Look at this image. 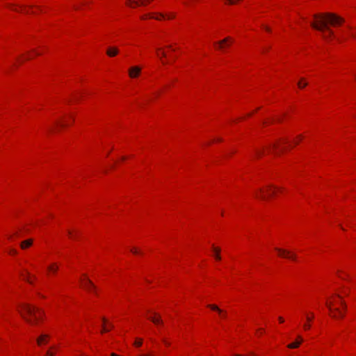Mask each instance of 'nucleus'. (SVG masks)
I'll use <instances>...</instances> for the list:
<instances>
[{
    "instance_id": "1",
    "label": "nucleus",
    "mask_w": 356,
    "mask_h": 356,
    "mask_svg": "<svg viewBox=\"0 0 356 356\" xmlns=\"http://www.w3.org/2000/svg\"><path fill=\"white\" fill-rule=\"evenodd\" d=\"M316 22H312L311 26L320 31H326L323 34L324 39L327 40L334 35L333 31L328 28L327 24H330L332 26L338 25L343 22V19L332 13L326 14H316L314 15Z\"/></svg>"
},
{
    "instance_id": "2",
    "label": "nucleus",
    "mask_w": 356,
    "mask_h": 356,
    "mask_svg": "<svg viewBox=\"0 0 356 356\" xmlns=\"http://www.w3.org/2000/svg\"><path fill=\"white\" fill-rule=\"evenodd\" d=\"M21 308L22 309L19 311L21 316L31 325H36L42 317V311L38 307L29 304H22Z\"/></svg>"
},
{
    "instance_id": "3",
    "label": "nucleus",
    "mask_w": 356,
    "mask_h": 356,
    "mask_svg": "<svg viewBox=\"0 0 356 356\" xmlns=\"http://www.w3.org/2000/svg\"><path fill=\"white\" fill-rule=\"evenodd\" d=\"M275 250L278 252L280 257L288 258L293 261L296 259V254L289 250L277 248H275Z\"/></svg>"
},
{
    "instance_id": "4",
    "label": "nucleus",
    "mask_w": 356,
    "mask_h": 356,
    "mask_svg": "<svg viewBox=\"0 0 356 356\" xmlns=\"http://www.w3.org/2000/svg\"><path fill=\"white\" fill-rule=\"evenodd\" d=\"M275 190H276L275 187L270 186H269V188L267 190L266 194L264 193V191L262 189H260V194L259 195L257 193L255 195V196L257 198H260L261 200H266L267 198V197L273 195L275 192Z\"/></svg>"
},
{
    "instance_id": "5",
    "label": "nucleus",
    "mask_w": 356,
    "mask_h": 356,
    "mask_svg": "<svg viewBox=\"0 0 356 356\" xmlns=\"http://www.w3.org/2000/svg\"><path fill=\"white\" fill-rule=\"evenodd\" d=\"M82 286L88 291L96 293V287L92 282L87 278L82 281Z\"/></svg>"
},
{
    "instance_id": "6",
    "label": "nucleus",
    "mask_w": 356,
    "mask_h": 356,
    "mask_svg": "<svg viewBox=\"0 0 356 356\" xmlns=\"http://www.w3.org/2000/svg\"><path fill=\"white\" fill-rule=\"evenodd\" d=\"M141 72V68L138 66L131 67L129 70V75L131 78H136L138 77Z\"/></svg>"
},
{
    "instance_id": "7",
    "label": "nucleus",
    "mask_w": 356,
    "mask_h": 356,
    "mask_svg": "<svg viewBox=\"0 0 356 356\" xmlns=\"http://www.w3.org/2000/svg\"><path fill=\"white\" fill-rule=\"evenodd\" d=\"M208 307L212 310L218 312L221 318H225L227 317L226 312L220 309L218 306L215 305H209Z\"/></svg>"
},
{
    "instance_id": "8",
    "label": "nucleus",
    "mask_w": 356,
    "mask_h": 356,
    "mask_svg": "<svg viewBox=\"0 0 356 356\" xmlns=\"http://www.w3.org/2000/svg\"><path fill=\"white\" fill-rule=\"evenodd\" d=\"M50 336L47 334H42L40 337L37 338V343L39 346L42 345L43 343H47L48 342V339Z\"/></svg>"
},
{
    "instance_id": "9",
    "label": "nucleus",
    "mask_w": 356,
    "mask_h": 356,
    "mask_svg": "<svg viewBox=\"0 0 356 356\" xmlns=\"http://www.w3.org/2000/svg\"><path fill=\"white\" fill-rule=\"evenodd\" d=\"M154 316L148 317V318L156 325L163 324V321L159 314L156 313L153 314Z\"/></svg>"
},
{
    "instance_id": "10",
    "label": "nucleus",
    "mask_w": 356,
    "mask_h": 356,
    "mask_svg": "<svg viewBox=\"0 0 356 356\" xmlns=\"http://www.w3.org/2000/svg\"><path fill=\"white\" fill-rule=\"evenodd\" d=\"M233 39L230 37H227L225 38V39L218 42H216V44H218V48L220 49H222L224 48V44L227 43V42H229V43H232L233 42Z\"/></svg>"
},
{
    "instance_id": "11",
    "label": "nucleus",
    "mask_w": 356,
    "mask_h": 356,
    "mask_svg": "<svg viewBox=\"0 0 356 356\" xmlns=\"http://www.w3.org/2000/svg\"><path fill=\"white\" fill-rule=\"evenodd\" d=\"M326 305L327 306V307L329 308L330 311L333 314H338L339 312L340 311H341V309H340L339 308H334L333 307V305H334V302H328V301H326L325 302Z\"/></svg>"
},
{
    "instance_id": "12",
    "label": "nucleus",
    "mask_w": 356,
    "mask_h": 356,
    "mask_svg": "<svg viewBox=\"0 0 356 356\" xmlns=\"http://www.w3.org/2000/svg\"><path fill=\"white\" fill-rule=\"evenodd\" d=\"M314 314L313 313H311L310 316H307L306 317V319L307 321V323H305L303 325V327L305 330H309L311 327L310 324L309 323H310V321H312V319L314 318Z\"/></svg>"
},
{
    "instance_id": "13",
    "label": "nucleus",
    "mask_w": 356,
    "mask_h": 356,
    "mask_svg": "<svg viewBox=\"0 0 356 356\" xmlns=\"http://www.w3.org/2000/svg\"><path fill=\"white\" fill-rule=\"evenodd\" d=\"M118 53V49L116 47H110L108 49L106 54L109 56H115Z\"/></svg>"
},
{
    "instance_id": "14",
    "label": "nucleus",
    "mask_w": 356,
    "mask_h": 356,
    "mask_svg": "<svg viewBox=\"0 0 356 356\" xmlns=\"http://www.w3.org/2000/svg\"><path fill=\"white\" fill-rule=\"evenodd\" d=\"M298 339H300L299 341H296V342L291 343L289 344L287 346V347L289 348H298L300 346V344L301 343V342L302 341V338L300 337H299Z\"/></svg>"
},
{
    "instance_id": "15",
    "label": "nucleus",
    "mask_w": 356,
    "mask_h": 356,
    "mask_svg": "<svg viewBox=\"0 0 356 356\" xmlns=\"http://www.w3.org/2000/svg\"><path fill=\"white\" fill-rule=\"evenodd\" d=\"M33 241L31 239L26 240L22 242L21 248L25 249L31 245Z\"/></svg>"
},
{
    "instance_id": "16",
    "label": "nucleus",
    "mask_w": 356,
    "mask_h": 356,
    "mask_svg": "<svg viewBox=\"0 0 356 356\" xmlns=\"http://www.w3.org/2000/svg\"><path fill=\"white\" fill-rule=\"evenodd\" d=\"M47 269L49 271H52L53 273H56L58 270V266H57L56 264H52L51 265H50V266H49L47 267Z\"/></svg>"
},
{
    "instance_id": "17",
    "label": "nucleus",
    "mask_w": 356,
    "mask_h": 356,
    "mask_svg": "<svg viewBox=\"0 0 356 356\" xmlns=\"http://www.w3.org/2000/svg\"><path fill=\"white\" fill-rule=\"evenodd\" d=\"M213 251L216 252V255H215L216 259L217 260H220L221 259V257L220 255V249L219 248H216V247H213Z\"/></svg>"
},
{
    "instance_id": "18",
    "label": "nucleus",
    "mask_w": 356,
    "mask_h": 356,
    "mask_svg": "<svg viewBox=\"0 0 356 356\" xmlns=\"http://www.w3.org/2000/svg\"><path fill=\"white\" fill-rule=\"evenodd\" d=\"M298 86L300 88H303L307 86V83L305 81V79L302 78L298 82Z\"/></svg>"
},
{
    "instance_id": "19",
    "label": "nucleus",
    "mask_w": 356,
    "mask_h": 356,
    "mask_svg": "<svg viewBox=\"0 0 356 356\" xmlns=\"http://www.w3.org/2000/svg\"><path fill=\"white\" fill-rule=\"evenodd\" d=\"M156 51H157V56H158L160 58H163V57H165V56H166V54H165V51H161V49H156Z\"/></svg>"
},
{
    "instance_id": "20",
    "label": "nucleus",
    "mask_w": 356,
    "mask_h": 356,
    "mask_svg": "<svg viewBox=\"0 0 356 356\" xmlns=\"http://www.w3.org/2000/svg\"><path fill=\"white\" fill-rule=\"evenodd\" d=\"M336 296H337V297H338V298L340 299V301H339V302H340V304L342 305V307H343V309L344 311H346V303H345V302L342 300V297H341L340 295H339V294H337V295H336Z\"/></svg>"
},
{
    "instance_id": "21",
    "label": "nucleus",
    "mask_w": 356,
    "mask_h": 356,
    "mask_svg": "<svg viewBox=\"0 0 356 356\" xmlns=\"http://www.w3.org/2000/svg\"><path fill=\"white\" fill-rule=\"evenodd\" d=\"M332 316L333 318H343V317L344 316V312H343V311L341 310V311H340V312H339V314H332Z\"/></svg>"
},
{
    "instance_id": "22",
    "label": "nucleus",
    "mask_w": 356,
    "mask_h": 356,
    "mask_svg": "<svg viewBox=\"0 0 356 356\" xmlns=\"http://www.w3.org/2000/svg\"><path fill=\"white\" fill-rule=\"evenodd\" d=\"M102 321H103V323L105 324L106 323V318L103 317L102 318ZM109 331V329L106 327L104 325H103V329L102 330V332H108Z\"/></svg>"
},
{
    "instance_id": "23",
    "label": "nucleus",
    "mask_w": 356,
    "mask_h": 356,
    "mask_svg": "<svg viewBox=\"0 0 356 356\" xmlns=\"http://www.w3.org/2000/svg\"><path fill=\"white\" fill-rule=\"evenodd\" d=\"M280 149V143H274L273 145H270V147H269V149Z\"/></svg>"
},
{
    "instance_id": "24",
    "label": "nucleus",
    "mask_w": 356,
    "mask_h": 356,
    "mask_svg": "<svg viewBox=\"0 0 356 356\" xmlns=\"http://www.w3.org/2000/svg\"><path fill=\"white\" fill-rule=\"evenodd\" d=\"M142 343L143 341L141 339H136V341L134 342V345L138 347L140 346Z\"/></svg>"
},
{
    "instance_id": "25",
    "label": "nucleus",
    "mask_w": 356,
    "mask_h": 356,
    "mask_svg": "<svg viewBox=\"0 0 356 356\" xmlns=\"http://www.w3.org/2000/svg\"><path fill=\"white\" fill-rule=\"evenodd\" d=\"M24 280L31 284L32 283V281L31 280L30 275L29 273H26V275L24 277Z\"/></svg>"
},
{
    "instance_id": "26",
    "label": "nucleus",
    "mask_w": 356,
    "mask_h": 356,
    "mask_svg": "<svg viewBox=\"0 0 356 356\" xmlns=\"http://www.w3.org/2000/svg\"><path fill=\"white\" fill-rule=\"evenodd\" d=\"M147 17H150V18H154V17H153L152 15L150 14H148V15H145L143 16H142V19H147Z\"/></svg>"
},
{
    "instance_id": "27",
    "label": "nucleus",
    "mask_w": 356,
    "mask_h": 356,
    "mask_svg": "<svg viewBox=\"0 0 356 356\" xmlns=\"http://www.w3.org/2000/svg\"><path fill=\"white\" fill-rule=\"evenodd\" d=\"M131 252L132 253H134V254H138V253H139V251H138L136 248H134L131 249Z\"/></svg>"
},
{
    "instance_id": "28",
    "label": "nucleus",
    "mask_w": 356,
    "mask_h": 356,
    "mask_svg": "<svg viewBox=\"0 0 356 356\" xmlns=\"http://www.w3.org/2000/svg\"><path fill=\"white\" fill-rule=\"evenodd\" d=\"M229 4H234L236 3L235 0H225Z\"/></svg>"
},
{
    "instance_id": "29",
    "label": "nucleus",
    "mask_w": 356,
    "mask_h": 356,
    "mask_svg": "<svg viewBox=\"0 0 356 356\" xmlns=\"http://www.w3.org/2000/svg\"><path fill=\"white\" fill-rule=\"evenodd\" d=\"M54 355V353H52L51 351H47V356H53Z\"/></svg>"
},
{
    "instance_id": "30",
    "label": "nucleus",
    "mask_w": 356,
    "mask_h": 356,
    "mask_svg": "<svg viewBox=\"0 0 356 356\" xmlns=\"http://www.w3.org/2000/svg\"><path fill=\"white\" fill-rule=\"evenodd\" d=\"M163 343L166 345V346H169L170 345V343L165 339H163Z\"/></svg>"
},
{
    "instance_id": "31",
    "label": "nucleus",
    "mask_w": 356,
    "mask_h": 356,
    "mask_svg": "<svg viewBox=\"0 0 356 356\" xmlns=\"http://www.w3.org/2000/svg\"><path fill=\"white\" fill-rule=\"evenodd\" d=\"M175 15L174 14H172V15H170L169 16H168V19H172L175 17Z\"/></svg>"
},
{
    "instance_id": "32",
    "label": "nucleus",
    "mask_w": 356,
    "mask_h": 356,
    "mask_svg": "<svg viewBox=\"0 0 356 356\" xmlns=\"http://www.w3.org/2000/svg\"><path fill=\"white\" fill-rule=\"evenodd\" d=\"M56 124H57V125H60V126H61V127H64V126H65V124H63V123H61V122H56Z\"/></svg>"
},
{
    "instance_id": "33",
    "label": "nucleus",
    "mask_w": 356,
    "mask_h": 356,
    "mask_svg": "<svg viewBox=\"0 0 356 356\" xmlns=\"http://www.w3.org/2000/svg\"><path fill=\"white\" fill-rule=\"evenodd\" d=\"M264 29H265L266 31H270V28H269V27H268V26H264Z\"/></svg>"
},
{
    "instance_id": "34",
    "label": "nucleus",
    "mask_w": 356,
    "mask_h": 356,
    "mask_svg": "<svg viewBox=\"0 0 356 356\" xmlns=\"http://www.w3.org/2000/svg\"><path fill=\"white\" fill-rule=\"evenodd\" d=\"M279 321L280 323H283L284 322V318L282 317H279Z\"/></svg>"
},
{
    "instance_id": "35",
    "label": "nucleus",
    "mask_w": 356,
    "mask_h": 356,
    "mask_svg": "<svg viewBox=\"0 0 356 356\" xmlns=\"http://www.w3.org/2000/svg\"><path fill=\"white\" fill-rule=\"evenodd\" d=\"M113 327V324H110L109 326H108V329H111Z\"/></svg>"
},
{
    "instance_id": "36",
    "label": "nucleus",
    "mask_w": 356,
    "mask_h": 356,
    "mask_svg": "<svg viewBox=\"0 0 356 356\" xmlns=\"http://www.w3.org/2000/svg\"><path fill=\"white\" fill-rule=\"evenodd\" d=\"M68 234L70 235V236L72 237L71 231H68Z\"/></svg>"
},
{
    "instance_id": "37",
    "label": "nucleus",
    "mask_w": 356,
    "mask_h": 356,
    "mask_svg": "<svg viewBox=\"0 0 356 356\" xmlns=\"http://www.w3.org/2000/svg\"><path fill=\"white\" fill-rule=\"evenodd\" d=\"M141 356H152V355L151 354H147V355H143Z\"/></svg>"
},
{
    "instance_id": "38",
    "label": "nucleus",
    "mask_w": 356,
    "mask_h": 356,
    "mask_svg": "<svg viewBox=\"0 0 356 356\" xmlns=\"http://www.w3.org/2000/svg\"><path fill=\"white\" fill-rule=\"evenodd\" d=\"M159 15H160L162 18H163V17H164V15H163V14H161V13H160V14H159Z\"/></svg>"
},
{
    "instance_id": "39",
    "label": "nucleus",
    "mask_w": 356,
    "mask_h": 356,
    "mask_svg": "<svg viewBox=\"0 0 356 356\" xmlns=\"http://www.w3.org/2000/svg\"><path fill=\"white\" fill-rule=\"evenodd\" d=\"M10 253H12V254H15V253H16V252H15V250H12Z\"/></svg>"
},
{
    "instance_id": "40",
    "label": "nucleus",
    "mask_w": 356,
    "mask_h": 356,
    "mask_svg": "<svg viewBox=\"0 0 356 356\" xmlns=\"http://www.w3.org/2000/svg\"><path fill=\"white\" fill-rule=\"evenodd\" d=\"M12 9H13V10L18 11V10H17V9H15V8H12Z\"/></svg>"
},
{
    "instance_id": "41",
    "label": "nucleus",
    "mask_w": 356,
    "mask_h": 356,
    "mask_svg": "<svg viewBox=\"0 0 356 356\" xmlns=\"http://www.w3.org/2000/svg\"><path fill=\"white\" fill-rule=\"evenodd\" d=\"M261 154V152H257V154H258V155H259V154Z\"/></svg>"
},
{
    "instance_id": "42",
    "label": "nucleus",
    "mask_w": 356,
    "mask_h": 356,
    "mask_svg": "<svg viewBox=\"0 0 356 356\" xmlns=\"http://www.w3.org/2000/svg\"><path fill=\"white\" fill-rule=\"evenodd\" d=\"M339 227H341V229H343V227H341V225H339Z\"/></svg>"
},
{
    "instance_id": "43",
    "label": "nucleus",
    "mask_w": 356,
    "mask_h": 356,
    "mask_svg": "<svg viewBox=\"0 0 356 356\" xmlns=\"http://www.w3.org/2000/svg\"><path fill=\"white\" fill-rule=\"evenodd\" d=\"M339 227H341V229H343V227H341V225H339Z\"/></svg>"
},
{
    "instance_id": "44",
    "label": "nucleus",
    "mask_w": 356,
    "mask_h": 356,
    "mask_svg": "<svg viewBox=\"0 0 356 356\" xmlns=\"http://www.w3.org/2000/svg\"><path fill=\"white\" fill-rule=\"evenodd\" d=\"M339 227H341V229H343V227H341V225H339Z\"/></svg>"
},
{
    "instance_id": "45",
    "label": "nucleus",
    "mask_w": 356,
    "mask_h": 356,
    "mask_svg": "<svg viewBox=\"0 0 356 356\" xmlns=\"http://www.w3.org/2000/svg\"><path fill=\"white\" fill-rule=\"evenodd\" d=\"M24 12H25V13H29V12L28 10H27V11H26H26L24 10Z\"/></svg>"
}]
</instances>
